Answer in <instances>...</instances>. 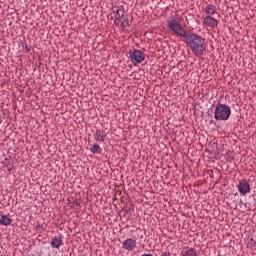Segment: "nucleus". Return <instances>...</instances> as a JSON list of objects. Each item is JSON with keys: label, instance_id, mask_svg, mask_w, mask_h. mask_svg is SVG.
<instances>
[{"label": "nucleus", "instance_id": "f257e3e1", "mask_svg": "<svg viewBox=\"0 0 256 256\" xmlns=\"http://www.w3.org/2000/svg\"><path fill=\"white\" fill-rule=\"evenodd\" d=\"M184 43L188 45L196 57H203L205 55V50L207 45L205 44V38L195 33H187L184 36Z\"/></svg>", "mask_w": 256, "mask_h": 256}, {"label": "nucleus", "instance_id": "f03ea898", "mask_svg": "<svg viewBox=\"0 0 256 256\" xmlns=\"http://www.w3.org/2000/svg\"><path fill=\"white\" fill-rule=\"evenodd\" d=\"M229 117H231V107L227 104L218 103L214 112L216 121H227Z\"/></svg>", "mask_w": 256, "mask_h": 256}, {"label": "nucleus", "instance_id": "7ed1b4c3", "mask_svg": "<svg viewBox=\"0 0 256 256\" xmlns=\"http://www.w3.org/2000/svg\"><path fill=\"white\" fill-rule=\"evenodd\" d=\"M167 27L177 37H185V35L187 34V31L183 29V26L180 25L179 21H177V18L167 20Z\"/></svg>", "mask_w": 256, "mask_h": 256}, {"label": "nucleus", "instance_id": "20e7f679", "mask_svg": "<svg viewBox=\"0 0 256 256\" xmlns=\"http://www.w3.org/2000/svg\"><path fill=\"white\" fill-rule=\"evenodd\" d=\"M113 13H115V19L121 23V27L125 29V27H129V20L125 19V9L120 6H115L113 8Z\"/></svg>", "mask_w": 256, "mask_h": 256}, {"label": "nucleus", "instance_id": "39448f33", "mask_svg": "<svg viewBox=\"0 0 256 256\" xmlns=\"http://www.w3.org/2000/svg\"><path fill=\"white\" fill-rule=\"evenodd\" d=\"M129 58L134 65H137L145 61V54L141 50L134 49L129 51Z\"/></svg>", "mask_w": 256, "mask_h": 256}, {"label": "nucleus", "instance_id": "423d86ee", "mask_svg": "<svg viewBox=\"0 0 256 256\" xmlns=\"http://www.w3.org/2000/svg\"><path fill=\"white\" fill-rule=\"evenodd\" d=\"M238 191L240 195H247V193H250L251 191V185L246 179H242L239 181L238 184Z\"/></svg>", "mask_w": 256, "mask_h": 256}, {"label": "nucleus", "instance_id": "0eeeda50", "mask_svg": "<svg viewBox=\"0 0 256 256\" xmlns=\"http://www.w3.org/2000/svg\"><path fill=\"white\" fill-rule=\"evenodd\" d=\"M50 245L52 249H59V247L63 245V236H54L50 242Z\"/></svg>", "mask_w": 256, "mask_h": 256}, {"label": "nucleus", "instance_id": "6e6552de", "mask_svg": "<svg viewBox=\"0 0 256 256\" xmlns=\"http://www.w3.org/2000/svg\"><path fill=\"white\" fill-rule=\"evenodd\" d=\"M203 23H204V25H206V27H212V29H215V27H217V25H219V22L217 21V19H215L211 16H206L204 18Z\"/></svg>", "mask_w": 256, "mask_h": 256}, {"label": "nucleus", "instance_id": "1a4fd4ad", "mask_svg": "<svg viewBox=\"0 0 256 256\" xmlns=\"http://www.w3.org/2000/svg\"><path fill=\"white\" fill-rule=\"evenodd\" d=\"M123 247L126 251H133V249L137 247V242L134 239L129 238L123 242Z\"/></svg>", "mask_w": 256, "mask_h": 256}, {"label": "nucleus", "instance_id": "9d476101", "mask_svg": "<svg viewBox=\"0 0 256 256\" xmlns=\"http://www.w3.org/2000/svg\"><path fill=\"white\" fill-rule=\"evenodd\" d=\"M105 137H107V135L103 134V130H97L94 135L95 141H99L100 143H105Z\"/></svg>", "mask_w": 256, "mask_h": 256}, {"label": "nucleus", "instance_id": "9b49d317", "mask_svg": "<svg viewBox=\"0 0 256 256\" xmlns=\"http://www.w3.org/2000/svg\"><path fill=\"white\" fill-rule=\"evenodd\" d=\"M13 223V220L9 218L7 215H2L0 218V225H4L5 227L11 225Z\"/></svg>", "mask_w": 256, "mask_h": 256}, {"label": "nucleus", "instance_id": "f8f14e48", "mask_svg": "<svg viewBox=\"0 0 256 256\" xmlns=\"http://www.w3.org/2000/svg\"><path fill=\"white\" fill-rule=\"evenodd\" d=\"M216 11H217V8H216L215 5H213V4H209V5H207V7L205 8V13H206L207 15H215Z\"/></svg>", "mask_w": 256, "mask_h": 256}, {"label": "nucleus", "instance_id": "ddd939ff", "mask_svg": "<svg viewBox=\"0 0 256 256\" xmlns=\"http://www.w3.org/2000/svg\"><path fill=\"white\" fill-rule=\"evenodd\" d=\"M183 256H197V252L195 249L191 248L189 250H186L183 254Z\"/></svg>", "mask_w": 256, "mask_h": 256}, {"label": "nucleus", "instance_id": "4468645a", "mask_svg": "<svg viewBox=\"0 0 256 256\" xmlns=\"http://www.w3.org/2000/svg\"><path fill=\"white\" fill-rule=\"evenodd\" d=\"M248 247L251 248L252 251L256 250V241H255V239L251 238L249 240Z\"/></svg>", "mask_w": 256, "mask_h": 256}, {"label": "nucleus", "instance_id": "2eb2a0df", "mask_svg": "<svg viewBox=\"0 0 256 256\" xmlns=\"http://www.w3.org/2000/svg\"><path fill=\"white\" fill-rule=\"evenodd\" d=\"M90 151L91 153H101V146L94 144Z\"/></svg>", "mask_w": 256, "mask_h": 256}, {"label": "nucleus", "instance_id": "dca6fc26", "mask_svg": "<svg viewBox=\"0 0 256 256\" xmlns=\"http://www.w3.org/2000/svg\"><path fill=\"white\" fill-rule=\"evenodd\" d=\"M162 256H171V253H169V252H164V253L162 254Z\"/></svg>", "mask_w": 256, "mask_h": 256}, {"label": "nucleus", "instance_id": "f3484780", "mask_svg": "<svg viewBox=\"0 0 256 256\" xmlns=\"http://www.w3.org/2000/svg\"><path fill=\"white\" fill-rule=\"evenodd\" d=\"M119 23H121V22H119V20H115V25H119Z\"/></svg>", "mask_w": 256, "mask_h": 256}, {"label": "nucleus", "instance_id": "a211bd4d", "mask_svg": "<svg viewBox=\"0 0 256 256\" xmlns=\"http://www.w3.org/2000/svg\"><path fill=\"white\" fill-rule=\"evenodd\" d=\"M1 123H3V120H1V115H0V125H1Z\"/></svg>", "mask_w": 256, "mask_h": 256}, {"label": "nucleus", "instance_id": "6ab92c4d", "mask_svg": "<svg viewBox=\"0 0 256 256\" xmlns=\"http://www.w3.org/2000/svg\"><path fill=\"white\" fill-rule=\"evenodd\" d=\"M74 205H79V202H74Z\"/></svg>", "mask_w": 256, "mask_h": 256}]
</instances>
